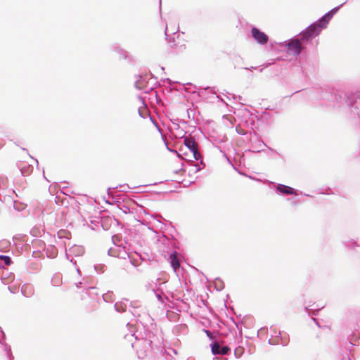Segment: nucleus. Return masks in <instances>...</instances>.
I'll return each instance as SVG.
<instances>
[{
  "label": "nucleus",
  "instance_id": "9",
  "mask_svg": "<svg viewBox=\"0 0 360 360\" xmlns=\"http://www.w3.org/2000/svg\"><path fill=\"white\" fill-rule=\"evenodd\" d=\"M112 248H110V249L109 250V254L112 255Z\"/></svg>",
  "mask_w": 360,
  "mask_h": 360
},
{
  "label": "nucleus",
  "instance_id": "1",
  "mask_svg": "<svg viewBox=\"0 0 360 360\" xmlns=\"http://www.w3.org/2000/svg\"><path fill=\"white\" fill-rule=\"evenodd\" d=\"M333 11H331L326 13L317 23L313 24L309 26L302 34V40H309L311 38L317 36L323 28L326 27V25L331 19Z\"/></svg>",
  "mask_w": 360,
  "mask_h": 360
},
{
  "label": "nucleus",
  "instance_id": "8",
  "mask_svg": "<svg viewBox=\"0 0 360 360\" xmlns=\"http://www.w3.org/2000/svg\"><path fill=\"white\" fill-rule=\"evenodd\" d=\"M0 259L3 260L6 265H10L11 264V258L8 256L0 255Z\"/></svg>",
  "mask_w": 360,
  "mask_h": 360
},
{
  "label": "nucleus",
  "instance_id": "3",
  "mask_svg": "<svg viewBox=\"0 0 360 360\" xmlns=\"http://www.w3.org/2000/svg\"><path fill=\"white\" fill-rule=\"evenodd\" d=\"M252 36L260 44H266L269 41L268 36L263 32H261L259 29L253 27L251 30Z\"/></svg>",
  "mask_w": 360,
  "mask_h": 360
},
{
  "label": "nucleus",
  "instance_id": "7",
  "mask_svg": "<svg viewBox=\"0 0 360 360\" xmlns=\"http://www.w3.org/2000/svg\"><path fill=\"white\" fill-rule=\"evenodd\" d=\"M278 190L281 193H284V194H287V195L292 194V193H295L294 189L292 188L287 186H285V185H280V186H278Z\"/></svg>",
  "mask_w": 360,
  "mask_h": 360
},
{
  "label": "nucleus",
  "instance_id": "6",
  "mask_svg": "<svg viewBox=\"0 0 360 360\" xmlns=\"http://www.w3.org/2000/svg\"><path fill=\"white\" fill-rule=\"evenodd\" d=\"M170 263L173 269L176 271L177 269L180 267V262L179 259L177 258V253L176 252L172 253L170 255Z\"/></svg>",
  "mask_w": 360,
  "mask_h": 360
},
{
  "label": "nucleus",
  "instance_id": "2",
  "mask_svg": "<svg viewBox=\"0 0 360 360\" xmlns=\"http://www.w3.org/2000/svg\"><path fill=\"white\" fill-rule=\"evenodd\" d=\"M184 144L191 153V158H193L196 160L200 158V154L198 150L197 143L194 139L186 137L184 139Z\"/></svg>",
  "mask_w": 360,
  "mask_h": 360
},
{
  "label": "nucleus",
  "instance_id": "5",
  "mask_svg": "<svg viewBox=\"0 0 360 360\" xmlns=\"http://www.w3.org/2000/svg\"><path fill=\"white\" fill-rule=\"evenodd\" d=\"M230 351V348L227 346L222 347L218 342H214L212 346V352L213 354H226Z\"/></svg>",
  "mask_w": 360,
  "mask_h": 360
},
{
  "label": "nucleus",
  "instance_id": "10",
  "mask_svg": "<svg viewBox=\"0 0 360 360\" xmlns=\"http://www.w3.org/2000/svg\"><path fill=\"white\" fill-rule=\"evenodd\" d=\"M117 238V236H114V237H112V240L115 241V239Z\"/></svg>",
  "mask_w": 360,
  "mask_h": 360
},
{
  "label": "nucleus",
  "instance_id": "4",
  "mask_svg": "<svg viewBox=\"0 0 360 360\" xmlns=\"http://www.w3.org/2000/svg\"><path fill=\"white\" fill-rule=\"evenodd\" d=\"M288 51L292 53L299 55L303 47L300 41L297 39H291L287 44Z\"/></svg>",
  "mask_w": 360,
  "mask_h": 360
}]
</instances>
